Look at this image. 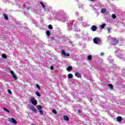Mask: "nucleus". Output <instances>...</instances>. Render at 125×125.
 I'll use <instances>...</instances> for the list:
<instances>
[{
  "instance_id": "obj_1",
  "label": "nucleus",
  "mask_w": 125,
  "mask_h": 125,
  "mask_svg": "<svg viewBox=\"0 0 125 125\" xmlns=\"http://www.w3.org/2000/svg\"><path fill=\"white\" fill-rule=\"evenodd\" d=\"M30 102L32 103L33 105H37L38 104V101L34 98V97H31L30 98Z\"/></svg>"
},
{
  "instance_id": "obj_2",
  "label": "nucleus",
  "mask_w": 125,
  "mask_h": 125,
  "mask_svg": "<svg viewBox=\"0 0 125 125\" xmlns=\"http://www.w3.org/2000/svg\"><path fill=\"white\" fill-rule=\"evenodd\" d=\"M93 42L96 44H99V42H100L101 41L99 38L96 37L93 39Z\"/></svg>"
},
{
  "instance_id": "obj_3",
  "label": "nucleus",
  "mask_w": 125,
  "mask_h": 125,
  "mask_svg": "<svg viewBox=\"0 0 125 125\" xmlns=\"http://www.w3.org/2000/svg\"><path fill=\"white\" fill-rule=\"evenodd\" d=\"M62 54L63 56H65V57H69V56H70V53H67L66 54V52L65 51V50H62Z\"/></svg>"
},
{
  "instance_id": "obj_4",
  "label": "nucleus",
  "mask_w": 125,
  "mask_h": 125,
  "mask_svg": "<svg viewBox=\"0 0 125 125\" xmlns=\"http://www.w3.org/2000/svg\"><path fill=\"white\" fill-rule=\"evenodd\" d=\"M8 122L9 123H13V124H17V121L14 119V118H9L8 120Z\"/></svg>"
},
{
  "instance_id": "obj_5",
  "label": "nucleus",
  "mask_w": 125,
  "mask_h": 125,
  "mask_svg": "<svg viewBox=\"0 0 125 125\" xmlns=\"http://www.w3.org/2000/svg\"><path fill=\"white\" fill-rule=\"evenodd\" d=\"M10 73L12 75L13 78H14V80H17V77H16V74L14 73V72H13V71L10 70Z\"/></svg>"
},
{
  "instance_id": "obj_6",
  "label": "nucleus",
  "mask_w": 125,
  "mask_h": 125,
  "mask_svg": "<svg viewBox=\"0 0 125 125\" xmlns=\"http://www.w3.org/2000/svg\"><path fill=\"white\" fill-rule=\"evenodd\" d=\"M118 42H119V41L116 39H113L112 41H111V43L113 45L117 44Z\"/></svg>"
},
{
  "instance_id": "obj_7",
  "label": "nucleus",
  "mask_w": 125,
  "mask_h": 125,
  "mask_svg": "<svg viewBox=\"0 0 125 125\" xmlns=\"http://www.w3.org/2000/svg\"><path fill=\"white\" fill-rule=\"evenodd\" d=\"M30 109H31L32 111H33V112H34V113H37V109H36V108H35L34 106L31 105Z\"/></svg>"
},
{
  "instance_id": "obj_8",
  "label": "nucleus",
  "mask_w": 125,
  "mask_h": 125,
  "mask_svg": "<svg viewBox=\"0 0 125 125\" xmlns=\"http://www.w3.org/2000/svg\"><path fill=\"white\" fill-rule=\"evenodd\" d=\"M96 29H97V27L95 25H93L91 27V29L92 31H93V32H95V31H96Z\"/></svg>"
},
{
  "instance_id": "obj_9",
  "label": "nucleus",
  "mask_w": 125,
  "mask_h": 125,
  "mask_svg": "<svg viewBox=\"0 0 125 125\" xmlns=\"http://www.w3.org/2000/svg\"><path fill=\"white\" fill-rule=\"evenodd\" d=\"M122 120H123V118H122L121 116H118L117 117V119H116V121L119 123H120V122H122Z\"/></svg>"
},
{
  "instance_id": "obj_10",
  "label": "nucleus",
  "mask_w": 125,
  "mask_h": 125,
  "mask_svg": "<svg viewBox=\"0 0 125 125\" xmlns=\"http://www.w3.org/2000/svg\"><path fill=\"white\" fill-rule=\"evenodd\" d=\"M75 76L77 78H82V74H81V73H80V72L75 73Z\"/></svg>"
},
{
  "instance_id": "obj_11",
  "label": "nucleus",
  "mask_w": 125,
  "mask_h": 125,
  "mask_svg": "<svg viewBox=\"0 0 125 125\" xmlns=\"http://www.w3.org/2000/svg\"><path fill=\"white\" fill-rule=\"evenodd\" d=\"M66 70L68 72H70V71H72V70H73V67L71 66H69L67 67Z\"/></svg>"
},
{
  "instance_id": "obj_12",
  "label": "nucleus",
  "mask_w": 125,
  "mask_h": 125,
  "mask_svg": "<svg viewBox=\"0 0 125 125\" xmlns=\"http://www.w3.org/2000/svg\"><path fill=\"white\" fill-rule=\"evenodd\" d=\"M106 10L105 8H102L101 10V13H103V14H105V13L106 12Z\"/></svg>"
},
{
  "instance_id": "obj_13",
  "label": "nucleus",
  "mask_w": 125,
  "mask_h": 125,
  "mask_svg": "<svg viewBox=\"0 0 125 125\" xmlns=\"http://www.w3.org/2000/svg\"><path fill=\"white\" fill-rule=\"evenodd\" d=\"M116 55L117 57H119V58H120V59H122L123 57V55H121V53H120L116 54Z\"/></svg>"
},
{
  "instance_id": "obj_14",
  "label": "nucleus",
  "mask_w": 125,
  "mask_h": 125,
  "mask_svg": "<svg viewBox=\"0 0 125 125\" xmlns=\"http://www.w3.org/2000/svg\"><path fill=\"white\" fill-rule=\"evenodd\" d=\"M38 110H41L42 109V105H37L36 106Z\"/></svg>"
},
{
  "instance_id": "obj_15",
  "label": "nucleus",
  "mask_w": 125,
  "mask_h": 125,
  "mask_svg": "<svg viewBox=\"0 0 125 125\" xmlns=\"http://www.w3.org/2000/svg\"><path fill=\"white\" fill-rule=\"evenodd\" d=\"M3 16L5 20H8V16H7V15L5 14H3Z\"/></svg>"
},
{
  "instance_id": "obj_16",
  "label": "nucleus",
  "mask_w": 125,
  "mask_h": 125,
  "mask_svg": "<svg viewBox=\"0 0 125 125\" xmlns=\"http://www.w3.org/2000/svg\"><path fill=\"white\" fill-rule=\"evenodd\" d=\"M87 59H88V60H89L90 61H91L92 60V56H91V55L88 56Z\"/></svg>"
},
{
  "instance_id": "obj_17",
  "label": "nucleus",
  "mask_w": 125,
  "mask_h": 125,
  "mask_svg": "<svg viewBox=\"0 0 125 125\" xmlns=\"http://www.w3.org/2000/svg\"><path fill=\"white\" fill-rule=\"evenodd\" d=\"M67 77L69 79H72L73 78V74H69L68 75H67Z\"/></svg>"
},
{
  "instance_id": "obj_18",
  "label": "nucleus",
  "mask_w": 125,
  "mask_h": 125,
  "mask_svg": "<svg viewBox=\"0 0 125 125\" xmlns=\"http://www.w3.org/2000/svg\"><path fill=\"white\" fill-rule=\"evenodd\" d=\"M63 119L64 121H69V117L67 116H63Z\"/></svg>"
},
{
  "instance_id": "obj_19",
  "label": "nucleus",
  "mask_w": 125,
  "mask_h": 125,
  "mask_svg": "<svg viewBox=\"0 0 125 125\" xmlns=\"http://www.w3.org/2000/svg\"><path fill=\"white\" fill-rule=\"evenodd\" d=\"M40 4H41L42 6L43 9H45V6L44 5V4H43V2H40Z\"/></svg>"
},
{
  "instance_id": "obj_20",
  "label": "nucleus",
  "mask_w": 125,
  "mask_h": 125,
  "mask_svg": "<svg viewBox=\"0 0 125 125\" xmlns=\"http://www.w3.org/2000/svg\"><path fill=\"white\" fill-rule=\"evenodd\" d=\"M107 86H109V87L110 88V89H113V86L112 84H108Z\"/></svg>"
},
{
  "instance_id": "obj_21",
  "label": "nucleus",
  "mask_w": 125,
  "mask_h": 125,
  "mask_svg": "<svg viewBox=\"0 0 125 125\" xmlns=\"http://www.w3.org/2000/svg\"><path fill=\"white\" fill-rule=\"evenodd\" d=\"M48 28V29H50V30H52V29H53V27L51 24L49 25Z\"/></svg>"
},
{
  "instance_id": "obj_22",
  "label": "nucleus",
  "mask_w": 125,
  "mask_h": 125,
  "mask_svg": "<svg viewBox=\"0 0 125 125\" xmlns=\"http://www.w3.org/2000/svg\"><path fill=\"white\" fill-rule=\"evenodd\" d=\"M46 34L47 35V36H48V37H49L50 36V31H46Z\"/></svg>"
},
{
  "instance_id": "obj_23",
  "label": "nucleus",
  "mask_w": 125,
  "mask_h": 125,
  "mask_svg": "<svg viewBox=\"0 0 125 125\" xmlns=\"http://www.w3.org/2000/svg\"><path fill=\"white\" fill-rule=\"evenodd\" d=\"M2 58H4V59H6L7 58V56L4 54L2 55Z\"/></svg>"
},
{
  "instance_id": "obj_24",
  "label": "nucleus",
  "mask_w": 125,
  "mask_h": 125,
  "mask_svg": "<svg viewBox=\"0 0 125 125\" xmlns=\"http://www.w3.org/2000/svg\"><path fill=\"white\" fill-rule=\"evenodd\" d=\"M36 94L37 95V96H39V97H41V94L39 92V91L36 92Z\"/></svg>"
},
{
  "instance_id": "obj_25",
  "label": "nucleus",
  "mask_w": 125,
  "mask_h": 125,
  "mask_svg": "<svg viewBox=\"0 0 125 125\" xmlns=\"http://www.w3.org/2000/svg\"><path fill=\"white\" fill-rule=\"evenodd\" d=\"M105 26H106V24H103L101 25L102 29H104L105 28Z\"/></svg>"
},
{
  "instance_id": "obj_26",
  "label": "nucleus",
  "mask_w": 125,
  "mask_h": 125,
  "mask_svg": "<svg viewBox=\"0 0 125 125\" xmlns=\"http://www.w3.org/2000/svg\"><path fill=\"white\" fill-rule=\"evenodd\" d=\"M112 18H113V19H116V18H117V16L115 14H112Z\"/></svg>"
},
{
  "instance_id": "obj_27",
  "label": "nucleus",
  "mask_w": 125,
  "mask_h": 125,
  "mask_svg": "<svg viewBox=\"0 0 125 125\" xmlns=\"http://www.w3.org/2000/svg\"><path fill=\"white\" fill-rule=\"evenodd\" d=\"M52 112L54 113V114H55V115H56L57 114V112L56 111V110H55V109H53Z\"/></svg>"
},
{
  "instance_id": "obj_28",
  "label": "nucleus",
  "mask_w": 125,
  "mask_h": 125,
  "mask_svg": "<svg viewBox=\"0 0 125 125\" xmlns=\"http://www.w3.org/2000/svg\"><path fill=\"white\" fill-rule=\"evenodd\" d=\"M39 113L40 115H42V116L43 115V111H42V110H39Z\"/></svg>"
},
{
  "instance_id": "obj_29",
  "label": "nucleus",
  "mask_w": 125,
  "mask_h": 125,
  "mask_svg": "<svg viewBox=\"0 0 125 125\" xmlns=\"http://www.w3.org/2000/svg\"><path fill=\"white\" fill-rule=\"evenodd\" d=\"M4 111H5L6 112H7V113H9V110L6 109V108H3Z\"/></svg>"
},
{
  "instance_id": "obj_30",
  "label": "nucleus",
  "mask_w": 125,
  "mask_h": 125,
  "mask_svg": "<svg viewBox=\"0 0 125 125\" xmlns=\"http://www.w3.org/2000/svg\"><path fill=\"white\" fill-rule=\"evenodd\" d=\"M36 87H37V88H38V89H41V87H40V85H39V84H37L36 85Z\"/></svg>"
},
{
  "instance_id": "obj_31",
  "label": "nucleus",
  "mask_w": 125,
  "mask_h": 125,
  "mask_svg": "<svg viewBox=\"0 0 125 125\" xmlns=\"http://www.w3.org/2000/svg\"><path fill=\"white\" fill-rule=\"evenodd\" d=\"M8 92L9 94H11L12 92H11V90H10V89H8Z\"/></svg>"
},
{
  "instance_id": "obj_32",
  "label": "nucleus",
  "mask_w": 125,
  "mask_h": 125,
  "mask_svg": "<svg viewBox=\"0 0 125 125\" xmlns=\"http://www.w3.org/2000/svg\"><path fill=\"white\" fill-rule=\"evenodd\" d=\"M78 113L79 114H81V113H82V111L80 110V109H78Z\"/></svg>"
},
{
  "instance_id": "obj_33",
  "label": "nucleus",
  "mask_w": 125,
  "mask_h": 125,
  "mask_svg": "<svg viewBox=\"0 0 125 125\" xmlns=\"http://www.w3.org/2000/svg\"><path fill=\"white\" fill-rule=\"evenodd\" d=\"M50 69H51V70H53V69H54L53 66H50Z\"/></svg>"
},
{
  "instance_id": "obj_34",
  "label": "nucleus",
  "mask_w": 125,
  "mask_h": 125,
  "mask_svg": "<svg viewBox=\"0 0 125 125\" xmlns=\"http://www.w3.org/2000/svg\"><path fill=\"white\" fill-rule=\"evenodd\" d=\"M101 56H103V55H104V53H101Z\"/></svg>"
},
{
  "instance_id": "obj_35",
  "label": "nucleus",
  "mask_w": 125,
  "mask_h": 125,
  "mask_svg": "<svg viewBox=\"0 0 125 125\" xmlns=\"http://www.w3.org/2000/svg\"><path fill=\"white\" fill-rule=\"evenodd\" d=\"M107 30H108V31L109 32H110V28H107Z\"/></svg>"
},
{
  "instance_id": "obj_36",
  "label": "nucleus",
  "mask_w": 125,
  "mask_h": 125,
  "mask_svg": "<svg viewBox=\"0 0 125 125\" xmlns=\"http://www.w3.org/2000/svg\"><path fill=\"white\" fill-rule=\"evenodd\" d=\"M122 72H123V73H125V70L122 71Z\"/></svg>"
},
{
  "instance_id": "obj_37",
  "label": "nucleus",
  "mask_w": 125,
  "mask_h": 125,
  "mask_svg": "<svg viewBox=\"0 0 125 125\" xmlns=\"http://www.w3.org/2000/svg\"><path fill=\"white\" fill-rule=\"evenodd\" d=\"M91 1H93V0H90Z\"/></svg>"
},
{
  "instance_id": "obj_38",
  "label": "nucleus",
  "mask_w": 125,
  "mask_h": 125,
  "mask_svg": "<svg viewBox=\"0 0 125 125\" xmlns=\"http://www.w3.org/2000/svg\"><path fill=\"white\" fill-rule=\"evenodd\" d=\"M90 101H92V99H91Z\"/></svg>"
},
{
  "instance_id": "obj_39",
  "label": "nucleus",
  "mask_w": 125,
  "mask_h": 125,
  "mask_svg": "<svg viewBox=\"0 0 125 125\" xmlns=\"http://www.w3.org/2000/svg\"><path fill=\"white\" fill-rule=\"evenodd\" d=\"M115 53H117V52H115Z\"/></svg>"
}]
</instances>
